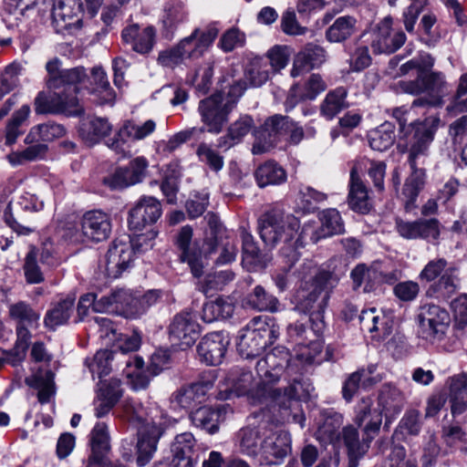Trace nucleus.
Instances as JSON below:
<instances>
[{"label": "nucleus", "instance_id": "1", "mask_svg": "<svg viewBox=\"0 0 467 467\" xmlns=\"http://www.w3.org/2000/svg\"><path fill=\"white\" fill-rule=\"evenodd\" d=\"M61 61L55 57L46 64L47 78V87L50 91L47 96L39 92L35 99L36 114H67L79 116L84 109L79 106L77 97L81 88H84L88 78L85 67H76L61 69Z\"/></svg>", "mask_w": 467, "mask_h": 467}, {"label": "nucleus", "instance_id": "2", "mask_svg": "<svg viewBox=\"0 0 467 467\" xmlns=\"http://www.w3.org/2000/svg\"><path fill=\"white\" fill-rule=\"evenodd\" d=\"M439 122L438 117L413 121L398 136V149L408 153L407 161L411 169L401 192L406 212H410L417 206V198L424 187L426 173L420 165L426 162Z\"/></svg>", "mask_w": 467, "mask_h": 467}, {"label": "nucleus", "instance_id": "3", "mask_svg": "<svg viewBox=\"0 0 467 467\" xmlns=\"http://www.w3.org/2000/svg\"><path fill=\"white\" fill-rule=\"evenodd\" d=\"M125 418L131 423L139 425L136 459L139 467H144L152 459L157 444L165 431L177 423L157 405L144 408L142 403L134 398H127L121 404Z\"/></svg>", "mask_w": 467, "mask_h": 467}, {"label": "nucleus", "instance_id": "4", "mask_svg": "<svg viewBox=\"0 0 467 467\" xmlns=\"http://www.w3.org/2000/svg\"><path fill=\"white\" fill-rule=\"evenodd\" d=\"M258 230L265 245L275 247L281 244L280 253L294 265L298 260L297 249L304 247L306 243L311 223H306L301 228L298 218L274 208L261 215Z\"/></svg>", "mask_w": 467, "mask_h": 467}, {"label": "nucleus", "instance_id": "5", "mask_svg": "<svg viewBox=\"0 0 467 467\" xmlns=\"http://www.w3.org/2000/svg\"><path fill=\"white\" fill-rule=\"evenodd\" d=\"M10 317L17 321L16 341L12 349L4 350L0 356V363L18 366L25 359L29 347L31 333L27 327L39 319V315L25 302H18L10 306Z\"/></svg>", "mask_w": 467, "mask_h": 467}, {"label": "nucleus", "instance_id": "6", "mask_svg": "<svg viewBox=\"0 0 467 467\" xmlns=\"http://www.w3.org/2000/svg\"><path fill=\"white\" fill-rule=\"evenodd\" d=\"M403 92L414 96L427 93L431 98L432 107H441L448 95L449 84L441 71L421 72L415 79L400 81Z\"/></svg>", "mask_w": 467, "mask_h": 467}, {"label": "nucleus", "instance_id": "7", "mask_svg": "<svg viewBox=\"0 0 467 467\" xmlns=\"http://www.w3.org/2000/svg\"><path fill=\"white\" fill-rule=\"evenodd\" d=\"M417 320L421 337L431 343L443 339L449 327L451 317L449 312L435 304L427 303L419 307Z\"/></svg>", "mask_w": 467, "mask_h": 467}, {"label": "nucleus", "instance_id": "8", "mask_svg": "<svg viewBox=\"0 0 467 467\" xmlns=\"http://www.w3.org/2000/svg\"><path fill=\"white\" fill-rule=\"evenodd\" d=\"M234 109V103L225 101L221 92H217L200 100L198 112L204 124V131L219 134L228 122L229 114Z\"/></svg>", "mask_w": 467, "mask_h": 467}, {"label": "nucleus", "instance_id": "9", "mask_svg": "<svg viewBox=\"0 0 467 467\" xmlns=\"http://www.w3.org/2000/svg\"><path fill=\"white\" fill-rule=\"evenodd\" d=\"M292 126L293 120L288 116L275 114L267 118L254 132L255 141L252 148L253 154L269 151L282 136L288 134Z\"/></svg>", "mask_w": 467, "mask_h": 467}, {"label": "nucleus", "instance_id": "10", "mask_svg": "<svg viewBox=\"0 0 467 467\" xmlns=\"http://www.w3.org/2000/svg\"><path fill=\"white\" fill-rule=\"evenodd\" d=\"M216 375L208 372L192 384L182 386L170 397L171 404L175 408L190 409L205 401L209 391L213 389Z\"/></svg>", "mask_w": 467, "mask_h": 467}, {"label": "nucleus", "instance_id": "11", "mask_svg": "<svg viewBox=\"0 0 467 467\" xmlns=\"http://www.w3.org/2000/svg\"><path fill=\"white\" fill-rule=\"evenodd\" d=\"M192 235L193 230L190 225L181 228L176 237L178 257L180 263L187 265L194 278H200L204 273L205 255L196 243H192Z\"/></svg>", "mask_w": 467, "mask_h": 467}, {"label": "nucleus", "instance_id": "12", "mask_svg": "<svg viewBox=\"0 0 467 467\" xmlns=\"http://www.w3.org/2000/svg\"><path fill=\"white\" fill-rule=\"evenodd\" d=\"M291 439L285 431H274L273 424H267L264 431L261 464H279L291 451Z\"/></svg>", "mask_w": 467, "mask_h": 467}, {"label": "nucleus", "instance_id": "13", "mask_svg": "<svg viewBox=\"0 0 467 467\" xmlns=\"http://www.w3.org/2000/svg\"><path fill=\"white\" fill-rule=\"evenodd\" d=\"M149 163L145 157H137L127 166L117 168L105 176L102 182L110 190H122L140 183L146 176Z\"/></svg>", "mask_w": 467, "mask_h": 467}, {"label": "nucleus", "instance_id": "14", "mask_svg": "<svg viewBox=\"0 0 467 467\" xmlns=\"http://www.w3.org/2000/svg\"><path fill=\"white\" fill-rule=\"evenodd\" d=\"M272 336L275 337L273 329L246 326L238 332L236 348L239 355L245 359L259 357L271 343Z\"/></svg>", "mask_w": 467, "mask_h": 467}, {"label": "nucleus", "instance_id": "15", "mask_svg": "<svg viewBox=\"0 0 467 467\" xmlns=\"http://www.w3.org/2000/svg\"><path fill=\"white\" fill-rule=\"evenodd\" d=\"M289 361L290 353L288 349L278 346L256 362L255 370L264 384H275L284 374Z\"/></svg>", "mask_w": 467, "mask_h": 467}, {"label": "nucleus", "instance_id": "16", "mask_svg": "<svg viewBox=\"0 0 467 467\" xmlns=\"http://www.w3.org/2000/svg\"><path fill=\"white\" fill-rule=\"evenodd\" d=\"M336 279L329 271H319L309 285L308 291L301 299V306L305 311H324L329 298V290Z\"/></svg>", "mask_w": 467, "mask_h": 467}, {"label": "nucleus", "instance_id": "17", "mask_svg": "<svg viewBox=\"0 0 467 467\" xmlns=\"http://www.w3.org/2000/svg\"><path fill=\"white\" fill-rule=\"evenodd\" d=\"M310 334L312 332L308 331V326L299 321L287 327V337L297 348L296 358L306 364L313 363L322 351L321 341L312 338Z\"/></svg>", "mask_w": 467, "mask_h": 467}, {"label": "nucleus", "instance_id": "18", "mask_svg": "<svg viewBox=\"0 0 467 467\" xmlns=\"http://www.w3.org/2000/svg\"><path fill=\"white\" fill-rule=\"evenodd\" d=\"M168 329L170 341L182 350L192 347L200 336V326L188 311L175 315Z\"/></svg>", "mask_w": 467, "mask_h": 467}, {"label": "nucleus", "instance_id": "19", "mask_svg": "<svg viewBox=\"0 0 467 467\" xmlns=\"http://www.w3.org/2000/svg\"><path fill=\"white\" fill-rule=\"evenodd\" d=\"M134 249L130 242L115 239L106 254V274L109 278H119L132 266Z\"/></svg>", "mask_w": 467, "mask_h": 467}, {"label": "nucleus", "instance_id": "20", "mask_svg": "<svg viewBox=\"0 0 467 467\" xmlns=\"http://www.w3.org/2000/svg\"><path fill=\"white\" fill-rule=\"evenodd\" d=\"M162 213L161 204L152 196H142L129 213L128 223L130 230L142 231L154 224Z\"/></svg>", "mask_w": 467, "mask_h": 467}, {"label": "nucleus", "instance_id": "21", "mask_svg": "<svg viewBox=\"0 0 467 467\" xmlns=\"http://www.w3.org/2000/svg\"><path fill=\"white\" fill-rule=\"evenodd\" d=\"M391 26L392 19L385 17L374 28L371 47L375 53L391 54L404 45L407 38L405 33L400 30L393 32Z\"/></svg>", "mask_w": 467, "mask_h": 467}, {"label": "nucleus", "instance_id": "22", "mask_svg": "<svg viewBox=\"0 0 467 467\" xmlns=\"http://www.w3.org/2000/svg\"><path fill=\"white\" fill-rule=\"evenodd\" d=\"M155 129L156 123L152 119H148L140 125L128 120L112 139L107 140V146L116 153L124 156L126 153V143L129 139L135 140H143L150 135Z\"/></svg>", "mask_w": 467, "mask_h": 467}, {"label": "nucleus", "instance_id": "23", "mask_svg": "<svg viewBox=\"0 0 467 467\" xmlns=\"http://www.w3.org/2000/svg\"><path fill=\"white\" fill-rule=\"evenodd\" d=\"M82 12L80 0H55L52 9V23L57 33L72 27H80Z\"/></svg>", "mask_w": 467, "mask_h": 467}, {"label": "nucleus", "instance_id": "24", "mask_svg": "<svg viewBox=\"0 0 467 467\" xmlns=\"http://www.w3.org/2000/svg\"><path fill=\"white\" fill-rule=\"evenodd\" d=\"M112 230L110 215L101 210L86 212L81 218L83 235L96 243L107 240Z\"/></svg>", "mask_w": 467, "mask_h": 467}, {"label": "nucleus", "instance_id": "25", "mask_svg": "<svg viewBox=\"0 0 467 467\" xmlns=\"http://www.w3.org/2000/svg\"><path fill=\"white\" fill-rule=\"evenodd\" d=\"M327 58V50L314 42L306 43L295 56L291 76L296 78L304 72L320 67Z\"/></svg>", "mask_w": 467, "mask_h": 467}, {"label": "nucleus", "instance_id": "26", "mask_svg": "<svg viewBox=\"0 0 467 467\" xmlns=\"http://www.w3.org/2000/svg\"><path fill=\"white\" fill-rule=\"evenodd\" d=\"M339 441L347 451L348 467H358L360 460L368 453L371 444L364 435L360 438L358 429L351 424L342 428Z\"/></svg>", "mask_w": 467, "mask_h": 467}, {"label": "nucleus", "instance_id": "27", "mask_svg": "<svg viewBox=\"0 0 467 467\" xmlns=\"http://www.w3.org/2000/svg\"><path fill=\"white\" fill-rule=\"evenodd\" d=\"M229 340L223 332H213L205 335L197 346L200 359L210 366L222 363Z\"/></svg>", "mask_w": 467, "mask_h": 467}, {"label": "nucleus", "instance_id": "28", "mask_svg": "<svg viewBox=\"0 0 467 467\" xmlns=\"http://www.w3.org/2000/svg\"><path fill=\"white\" fill-rule=\"evenodd\" d=\"M121 37L123 42L130 45L133 51L146 55L152 50L155 45L156 30L151 26L141 27L138 24H132L122 30Z\"/></svg>", "mask_w": 467, "mask_h": 467}, {"label": "nucleus", "instance_id": "29", "mask_svg": "<svg viewBox=\"0 0 467 467\" xmlns=\"http://www.w3.org/2000/svg\"><path fill=\"white\" fill-rule=\"evenodd\" d=\"M318 218L321 226L315 229L311 224V230H309L308 238L313 244H317L320 239L335 234H342L345 232L344 222L337 209H325L319 213Z\"/></svg>", "mask_w": 467, "mask_h": 467}, {"label": "nucleus", "instance_id": "30", "mask_svg": "<svg viewBox=\"0 0 467 467\" xmlns=\"http://www.w3.org/2000/svg\"><path fill=\"white\" fill-rule=\"evenodd\" d=\"M91 454L87 467H106L107 454L110 450L109 436L105 423H97L91 431Z\"/></svg>", "mask_w": 467, "mask_h": 467}, {"label": "nucleus", "instance_id": "31", "mask_svg": "<svg viewBox=\"0 0 467 467\" xmlns=\"http://www.w3.org/2000/svg\"><path fill=\"white\" fill-rule=\"evenodd\" d=\"M174 467H193L198 458L196 440L191 432H183L175 437L171 449Z\"/></svg>", "mask_w": 467, "mask_h": 467}, {"label": "nucleus", "instance_id": "32", "mask_svg": "<svg viewBox=\"0 0 467 467\" xmlns=\"http://www.w3.org/2000/svg\"><path fill=\"white\" fill-rule=\"evenodd\" d=\"M242 306L245 309L259 312L276 313L281 310V304L276 296L268 293L262 285H255L242 299Z\"/></svg>", "mask_w": 467, "mask_h": 467}, {"label": "nucleus", "instance_id": "33", "mask_svg": "<svg viewBox=\"0 0 467 467\" xmlns=\"http://www.w3.org/2000/svg\"><path fill=\"white\" fill-rule=\"evenodd\" d=\"M265 427L266 422L262 421L257 427H245L239 431L237 439L241 453L249 457H261Z\"/></svg>", "mask_w": 467, "mask_h": 467}, {"label": "nucleus", "instance_id": "34", "mask_svg": "<svg viewBox=\"0 0 467 467\" xmlns=\"http://www.w3.org/2000/svg\"><path fill=\"white\" fill-rule=\"evenodd\" d=\"M373 368H358L348 374L342 384V398L347 403H350L359 389H368L374 386L379 380L372 376Z\"/></svg>", "mask_w": 467, "mask_h": 467}, {"label": "nucleus", "instance_id": "35", "mask_svg": "<svg viewBox=\"0 0 467 467\" xmlns=\"http://www.w3.org/2000/svg\"><path fill=\"white\" fill-rule=\"evenodd\" d=\"M460 288L459 269L450 265L439 280L430 285L426 291L427 296L435 297L440 300L450 299Z\"/></svg>", "mask_w": 467, "mask_h": 467}, {"label": "nucleus", "instance_id": "36", "mask_svg": "<svg viewBox=\"0 0 467 467\" xmlns=\"http://www.w3.org/2000/svg\"><path fill=\"white\" fill-rule=\"evenodd\" d=\"M348 188V202L350 209L362 214L369 213L372 205L368 199V189L359 178L356 168L350 171Z\"/></svg>", "mask_w": 467, "mask_h": 467}, {"label": "nucleus", "instance_id": "37", "mask_svg": "<svg viewBox=\"0 0 467 467\" xmlns=\"http://www.w3.org/2000/svg\"><path fill=\"white\" fill-rule=\"evenodd\" d=\"M55 374L49 368H38L30 377L26 379V383L30 388L37 389V399L42 404L48 403L56 393Z\"/></svg>", "mask_w": 467, "mask_h": 467}, {"label": "nucleus", "instance_id": "38", "mask_svg": "<svg viewBox=\"0 0 467 467\" xmlns=\"http://www.w3.org/2000/svg\"><path fill=\"white\" fill-rule=\"evenodd\" d=\"M448 399L453 418L467 410V374L451 378Z\"/></svg>", "mask_w": 467, "mask_h": 467}, {"label": "nucleus", "instance_id": "39", "mask_svg": "<svg viewBox=\"0 0 467 467\" xmlns=\"http://www.w3.org/2000/svg\"><path fill=\"white\" fill-rule=\"evenodd\" d=\"M406 403L404 393L394 384L385 383L379 394V404L387 417H395L400 413Z\"/></svg>", "mask_w": 467, "mask_h": 467}, {"label": "nucleus", "instance_id": "40", "mask_svg": "<svg viewBox=\"0 0 467 467\" xmlns=\"http://www.w3.org/2000/svg\"><path fill=\"white\" fill-rule=\"evenodd\" d=\"M327 84L319 74H311L305 84L304 90L297 94L298 88L290 89L285 101L286 108L293 109L301 100H314L320 93L325 91Z\"/></svg>", "mask_w": 467, "mask_h": 467}, {"label": "nucleus", "instance_id": "41", "mask_svg": "<svg viewBox=\"0 0 467 467\" xmlns=\"http://www.w3.org/2000/svg\"><path fill=\"white\" fill-rule=\"evenodd\" d=\"M188 13L180 0H168L163 6L162 24L166 37H172L177 27L187 21Z\"/></svg>", "mask_w": 467, "mask_h": 467}, {"label": "nucleus", "instance_id": "42", "mask_svg": "<svg viewBox=\"0 0 467 467\" xmlns=\"http://www.w3.org/2000/svg\"><path fill=\"white\" fill-rule=\"evenodd\" d=\"M239 235L242 242V264L248 271H254L262 264L261 250L246 227H239Z\"/></svg>", "mask_w": 467, "mask_h": 467}, {"label": "nucleus", "instance_id": "43", "mask_svg": "<svg viewBox=\"0 0 467 467\" xmlns=\"http://www.w3.org/2000/svg\"><path fill=\"white\" fill-rule=\"evenodd\" d=\"M85 88L90 93L101 94L100 104H112L115 99V93L109 86L107 74L100 67H95L91 70V75L86 79Z\"/></svg>", "mask_w": 467, "mask_h": 467}, {"label": "nucleus", "instance_id": "44", "mask_svg": "<svg viewBox=\"0 0 467 467\" xmlns=\"http://www.w3.org/2000/svg\"><path fill=\"white\" fill-rule=\"evenodd\" d=\"M74 303L75 298L71 296L56 303L45 315V327L54 331L58 327L67 324L73 312Z\"/></svg>", "mask_w": 467, "mask_h": 467}, {"label": "nucleus", "instance_id": "45", "mask_svg": "<svg viewBox=\"0 0 467 467\" xmlns=\"http://www.w3.org/2000/svg\"><path fill=\"white\" fill-rule=\"evenodd\" d=\"M348 90L344 87H337L330 90L320 104V114L327 119H333L342 110L348 108L347 101Z\"/></svg>", "mask_w": 467, "mask_h": 467}, {"label": "nucleus", "instance_id": "46", "mask_svg": "<svg viewBox=\"0 0 467 467\" xmlns=\"http://www.w3.org/2000/svg\"><path fill=\"white\" fill-rule=\"evenodd\" d=\"M111 130L112 126L106 118L92 117L82 121L79 133L85 140L97 143L108 136Z\"/></svg>", "mask_w": 467, "mask_h": 467}, {"label": "nucleus", "instance_id": "47", "mask_svg": "<svg viewBox=\"0 0 467 467\" xmlns=\"http://www.w3.org/2000/svg\"><path fill=\"white\" fill-rule=\"evenodd\" d=\"M357 29V19L352 16L337 17L326 30V39L330 43H342L348 40Z\"/></svg>", "mask_w": 467, "mask_h": 467}, {"label": "nucleus", "instance_id": "48", "mask_svg": "<svg viewBox=\"0 0 467 467\" xmlns=\"http://www.w3.org/2000/svg\"><path fill=\"white\" fill-rule=\"evenodd\" d=\"M66 134V128L59 123L48 120L44 123L33 126L25 138V142H36L41 140L48 143L56 139H59Z\"/></svg>", "mask_w": 467, "mask_h": 467}, {"label": "nucleus", "instance_id": "49", "mask_svg": "<svg viewBox=\"0 0 467 467\" xmlns=\"http://www.w3.org/2000/svg\"><path fill=\"white\" fill-rule=\"evenodd\" d=\"M254 177L258 186L264 188L284 183L286 181V172L275 161H266L255 170Z\"/></svg>", "mask_w": 467, "mask_h": 467}, {"label": "nucleus", "instance_id": "50", "mask_svg": "<svg viewBox=\"0 0 467 467\" xmlns=\"http://www.w3.org/2000/svg\"><path fill=\"white\" fill-rule=\"evenodd\" d=\"M115 359L118 360V357L113 350L100 349L98 350L92 358H87L85 359V365L93 379L98 377L101 380L104 376L110 373L112 361Z\"/></svg>", "mask_w": 467, "mask_h": 467}, {"label": "nucleus", "instance_id": "51", "mask_svg": "<svg viewBox=\"0 0 467 467\" xmlns=\"http://www.w3.org/2000/svg\"><path fill=\"white\" fill-rule=\"evenodd\" d=\"M369 146L372 150L384 151L389 149L395 142V125L390 121H385L368 134Z\"/></svg>", "mask_w": 467, "mask_h": 467}, {"label": "nucleus", "instance_id": "52", "mask_svg": "<svg viewBox=\"0 0 467 467\" xmlns=\"http://www.w3.org/2000/svg\"><path fill=\"white\" fill-rule=\"evenodd\" d=\"M189 417L192 425L204 430L209 434H214L219 431L220 414L212 407H200L192 410Z\"/></svg>", "mask_w": 467, "mask_h": 467}, {"label": "nucleus", "instance_id": "53", "mask_svg": "<svg viewBox=\"0 0 467 467\" xmlns=\"http://www.w3.org/2000/svg\"><path fill=\"white\" fill-rule=\"evenodd\" d=\"M234 312V306L223 299L217 298L203 304L201 318L205 323H212L219 319L230 318Z\"/></svg>", "mask_w": 467, "mask_h": 467}, {"label": "nucleus", "instance_id": "54", "mask_svg": "<svg viewBox=\"0 0 467 467\" xmlns=\"http://www.w3.org/2000/svg\"><path fill=\"white\" fill-rule=\"evenodd\" d=\"M115 312L126 317H137L144 313L143 306L139 307L140 300L125 289L113 292Z\"/></svg>", "mask_w": 467, "mask_h": 467}, {"label": "nucleus", "instance_id": "55", "mask_svg": "<svg viewBox=\"0 0 467 467\" xmlns=\"http://www.w3.org/2000/svg\"><path fill=\"white\" fill-rule=\"evenodd\" d=\"M344 422L343 414L337 411H327L323 424L318 428V435L329 443L339 442L340 427Z\"/></svg>", "mask_w": 467, "mask_h": 467}, {"label": "nucleus", "instance_id": "56", "mask_svg": "<svg viewBox=\"0 0 467 467\" xmlns=\"http://www.w3.org/2000/svg\"><path fill=\"white\" fill-rule=\"evenodd\" d=\"M23 271L27 284L36 285L45 281V270L38 264V251L35 246L26 254Z\"/></svg>", "mask_w": 467, "mask_h": 467}, {"label": "nucleus", "instance_id": "57", "mask_svg": "<svg viewBox=\"0 0 467 467\" xmlns=\"http://www.w3.org/2000/svg\"><path fill=\"white\" fill-rule=\"evenodd\" d=\"M300 381L294 379L293 383L284 389H273L270 390V396L274 406H277L280 410H287L293 403L297 402L298 391L297 385Z\"/></svg>", "mask_w": 467, "mask_h": 467}, {"label": "nucleus", "instance_id": "58", "mask_svg": "<svg viewBox=\"0 0 467 467\" xmlns=\"http://www.w3.org/2000/svg\"><path fill=\"white\" fill-rule=\"evenodd\" d=\"M196 155L200 162L207 165L213 171H220L224 165V158L211 144L202 142L196 149Z\"/></svg>", "mask_w": 467, "mask_h": 467}, {"label": "nucleus", "instance_id": "59", "mask_svg": "<svg viewBox=\"0 0 467 467\" xmlns=\"http://www.w3.org/2000/svg\"><path fill=\"white\" fill-rule=\"evenodd\" d=\"M123 363L126 368H131L132 366L135 368V370L127 372V376L132 378L133 388L135 389H146L150 384V378L146 372L140 370L144 364L143 359L136 355H130Z\"/></svg>", "mask_w": 467, "mask_h": 467}, {"label": "nucleus", "instance_id": "60", "mask_svg": "<svg viewBox=\"0 0 467 467\" xmlns=\"http://www.w3.org/2000/svg\"><path fill=\"white\" fill-rule=\"evenodd\" d=\"M123 391L122 382L119 379H101L99 383L97 398L117 404L123 396Z\"/></svg>", "mask_w": 467, "mask_h": 467}, {"label": "nucleus", "instance_id": "61", "mask_svg": "<svg viewBox=\"0 0 467 467\" xmlns=\"http://www.w3.org/2000/svg\"><path fill=\"white\" fill-rule=\"evenodd\" d=\"M29 113L30 107L28 105H23L13 114L5 130V143L7 145H12L16 141V139L22 133L20 126L28 118Z\"/></svg>", "mask_w": 467, "mask_h": 467}, {"label": "nucleus", "instance_id": "62", "mask_svg": "<svg viewBox=\"0 0 467 467\" xmlns=\"http://www.w3.org/2000/svg\"><path fill=\"white\" fill-rule=\"evenodd\" d=\"M22 70L23 67L18 62H13L5 67L0 75V99L18 85Z\"/></svg>", "mask_w": 467, "mask_h": 467}, {"label": "nucleus", "instance_id": "63", "mask_svg": "<svg viewBox=\"0 0 467 467\" xmlns=\"http://www.w3.org/2000/svg\"><path fill=\"white\" fill-rule=\"evenodd\" d=\"M229 380L239 396L248 393L254 382L253 373L244 368L235 367L229 374Z\"/></svg>", "mask_w": 467, "mask_h": 467}, {"label": "nucleus", "instance_id": "64", "mask_svg": "<svg viewBox=\"0 0 467 467\" xmlns=\"http://www.w3.org/2000/svg\"><path fill=\"white\" fill-rule=\"evenodd\" d=\"M199 34L200 28L197 27L192 32L190 36L182 38L177 44L179 49L182 51L184 59L199 58L204 54V51L197 39Z\"/></svg>", "mask_w": 467, "mask_h": 467}]
</instances>
